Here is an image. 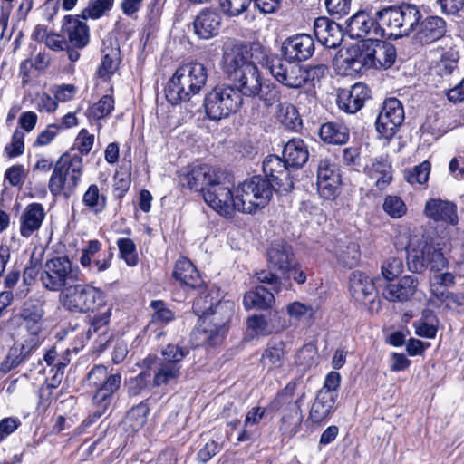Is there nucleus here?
<instances>
[{
    "label": "nucleus",
    "mask_w": 464,
    "mask_h": 464,
    "mask_svg": "<svg viewBox=\"0 0 464 464\" xmlns=\"http://www.w3.org/2000/svg\"><path fill=\"white\" fill-rule=\"evenodd\" d=\"M420 18L419 8L411 4L386 6L375 13V18L358 11L347 20L352 38L374 39L378 36L395 39L409 35Z\"/></svg>",
    "instance_id": "1"
},
{
    "label": "nucleus",
    "mask_w": 464,
    "mask_h": 464,
    "mask_svg": "<svg viewBox=\"0 0 464 464\" xmlns=\"http://www.w3.org/2000/svg\"><path fill=\"white\" fill-rule=\"evenodd\" d=\"M446 241L428 236H413L407 246V264L413 273L425 269L440 272L448 267L449 260L443 253Z\"/></svg>",
    "instance_id": "2"
},
{
    "label": "nucleus",
    "mask_w": 464,
    "mask_h": 464,
    "mask_svg": "<svg viewBox=\"0 0 464 464\" xmlns=\"http://www.w3.org/2000/svg\"><path fill=\"white\" fill-rule=\"evenodd\" d=\"M344 62L354 72H362L369 68L388 69L396 59V50L393 44L384 41L367 39L357 46L347 51Z\"/></svg>",
    "instance_id": "3"
},
{
    "label": "nucleus",
    "mask_w": 464,
    "mask_h": 464,
    "mask_svg": "<svg viewBox=\"0 0 464 464\" xmlns=\"http://www.w3.org/2000/svg\"><path fill=\"white\" fill-rule=\"evenodd\" d=\"M298 383L299 381L296 379L289 382L269 404L271 411L281 412L278 430L285 439L295 437L299 432L303 421L301 405L305 392H303L295 398Z\"/></svg>",
    "instance_id": "4"
},
{
    "label": "nucleus",
    "mask_w": 464,
    "mask_h": 464,
    "mask_svg": "<svg viewBox=\"0 0 464 464\" xmlns=\"http://www.w3.org/2000/svg\"><path fill=\"white\" fill-rule=\"evenodd\" d=\"M207 68L200 63H190L179 66L166 88V98L172 104L188 102L199 93L206 85Z\"/></svg>",
    "instance_id": "5"
},
{
    "label": "nucleus",
    "mask_w": 464,
    "mask_h": 464,
    "mask_svg": "<svg viewBox=\"0 0 464 464\" xmlns=\"http://www.w3.org/2000/svg\"><path fill=\"white\" fill-rule=\"evenodd\" d=\"M188 350L176 344H168L161 352L162 357L148 356L143 365L152 376V386L160 387L176 382L180 375V362Z\"/></svg>",
    "instance_id": "6"
},
{
    "label": "nucleus",
    "mask_w": 464,
    "mask_h": 464,
    "mask_svg": "<svg viewBox=\"0 0 464 464\" xmlns=\"http://www.w3.org/2000/svg\"><path fill=\"white\" fill-rule=\"evenodd\" d=\"M59 302L69 312L86 314L105 307L106 294L90 284H76L60 293Z\"/></svg>",
    "instance_id": "7"
},
{
    "label": "nucleus",
    "mask_w": 464,
    "mask_h": 464,
    "mask_svg": "<svg viewBox=\"0 0 464 464\" xmlns=\"http://www.w3.org/2000/svg\"><path fill=\"white\" fill-rule=\"evenodd\" d=\"M273 192V184L266 178L257 175L246 179L235 188L237 211L256 213L269 203Z\"/></svg>",
    "instance_id": "8"
},
{
    "label": "nucleus",
    "mask_w": 464,
    "mask_h": 464,
    "mask_svg": "<svg viewBox=\"0 0 464 464\" xmlns=\"http://www.w3.org/2000/svg\"><path fill=\"white\" fill-rule=\"evenodd\" d=\"M121 374H109L107 367L95 365L87 375V384L95 388L92 403L95 406L94 417L101 418L110 409L115 392L120 389Z\"/></svg>",
    "instance_id": "9"
},
{
    "label": "nucleus",
    "mask_w": 464,
    "mask_h": 464,
    "mask_svg": "<svg viewBox=\"0 0 464 464\" xmlns=\"http://www.w3.org/2000/svg\"><path fill=\"white\" fill-rule=\"evenodd\" d=\"M82 172V159L78 155H63L56 162L48 187L56 196L63 190L71 192L78 185Z\"/></svg>",
    "instance_id": "10"
},
{
    "label": "nucleus",
    "mask_w": 464,
    "mask_h": 464,
    "mask_svg": "<svg viewBox=\"0 0 464 464\" xmlns=\"http://www.w3.org/2000/svg\"><path fill=\"white\" fill-rule=\"evenodd\" d=\"M242 102V97L234 87L217 86L205 97V111L210 120L219 121L237 112Z\"/></svg>",
    "instance_id": "11"
},
{
    "label": "nucleus",
    "mask_w": 464,
    "mask_h": 464,
    "mask_svg": "<svg viewBox=\"0 0 464 464\" xmlns=\"http://www.w3.org/2000/svg\"><path fill=\"white\" fill-rule=\"evenodd\" d=\"M45 300L42 297H30L25 300L18 316L22 320V325L25 329L30 341L41 344L43 334L45 329Z\"/></svg>",
    "instance_id": "12"
},
{
    "label": "nucleus",
    "mask_w": 464,
    "mask_h": 464,
    "mask_svg": "<svg viewBox=\"0 0 464 464\" xmlns=\"http://www.w3.org/2000/svg\"><path fill=\"white\" fill-rule=\"evenodd\" d=\"M226 175L222 171V177L218 180L211 182L203 189L205 202L219 215L230 218L237 210L235 190L225 182Z\"/></svg>",
    "instance_id": "13"
},
{
    "label": "nucleus",
    "mask_w": 464,
    "mask_h": 464,
    "mask_svg": "<svg viewBox=\"0 0 464 464\" xmlns=\"http://www.w3.org/2000/svg\"><path fill=\"white\" fill-rule=\"evenodd\" d=\"M72 267L67 256H58L46 261L41 280L49 291H63L72 280Z\"/></svg>",
    "instance_id": "14"
},
{
    "label": "nucleus",
    "mask_w": 464,
    "mask_h": 464,
    "mask_svg": "<svg viewBox=\"0 0 464 464\" xmlns=\"http://www.w3.org/2000/svg\"><path fill=\"white\" fill-rule=\"evenodd\" d=\"M222 177L220 169L207 164L188 166L180 170L179 184L194 190L207 188L211 182Z\"/></svg>",
    "instance_id": "15"
},
{
    "label": "nucleus",
    "mask_w": 464,
    "mask_h": 464,
    "mask_svg": "<svg viewBox=\"0 0 464 464\" xmlns=\"http://www.w3.org/2000/svg\"><path fill=\"white\" fill-rule=\"evenodd\" d=\"M404 121V110L396 98H389L383 102L376 121V130L386 140H391Z\"/></svg>",
    "instance_id": "16"
},
{
    "label": "nucleus",
    "mask_w": 464,
    "mask_h": 464,
    "mask_svg": "<svg viewBox=\"0 0 464 464\" xmlns=\"http://www.w3.org/2000/svg\"><path fill=\"white\" fill-rule=\"evenodd\" d=\"M269 70L274 78L283 85L292 88H301L309 79V72L300 64L291 63V60L272 61Z\"/></svg>",
    "instance_id": "17"
},
{
    "label": "nucleus",
    "mask_w": 464,
    "mask_h": 464,
    "mask_svg": "<svg viewBox=\"0 0 464 464\" xmlns=\"http://www.w3.org/2000/svg\"><path fill=\"white\" fill-rule=\"evenodd\" d=\"M265 177L271 183H275L283 191H290L294 188V181L290 175V166L285 159L276 155H268L263 160Z\"/></svg>",
    "instance_id": "18"
},
{
    "label": "nucleus",
    "mask_w": 464,
    "mask_h": 464,
    "mask_svg": "<svg viewBox=\"0 0 464 464\" xmlns=\"http://www.w3.org/2000/svg\"><path fill=\"white\" fill-rule=\"evenodd\" d=\"M266 257L268 267L283 275L295 267L296 260L292 247L284 241L271 243L266 251Z\"/></svg>",
    "instance_id": "19"
},
{
    "label": "nucleus",
    "mask_w": 464,
    "mask_h": 464,
    "mask_svg": "<svg viewBox=\"0 0 464 464\" xmlns=\"http://www.w3.org/2000/svg\"><path fill=\"white\" fill-rule=\"evenodd\" d=\"M370 97V92L366 84L357 82L350 89L338 91L336 103L338 108L349 114H353L361 110L365 101Z\"/></svg>",
    "instance_id": "20"
},
{
    "label": "nucleus",
    "mask_w": 464,
    "mask_h": 464,
    "mask_svg": "<svg viewBox=\"0 0 464 464\" xmlns=\"http://www.w3.org/2000/svg\"><path fill=\"white\" fill-rule=\"evenodd\" d=\"M424 215L436 223L456 226L459 223L457 205L440 198L429 199L424 208Z\"/></svg>",
    "instance_id": "21"
},
{
    "label": "nucleus",
    "mask_w": 464,
    "mask_h": 464,
    "mask_svg": "<svg viewBox=\"0 0 464 464\" xmlns=\"http://www.w3.org/2000/svg\"><path fill=\"white\" fill-rule=\"evenodd\" d=\"M419 286L418 277L404 276L398 281L389 283L382 290V297L392 303H405L415 295Z\"/></svg>",
    "instance_id": "22"
},
{
    "label": "nucleus",
    "mask_w": 464,
    "mask_h": 464,
    "mask_svg": "<svg viewBox=\"0 0 464 464\" xmlns=\"http://www.w3.org/2000/svg\"><path fill=\"white\" fill-rule=\"evenodd\" d=\"M282 51L288 60L305 61L314 52V42L307 34H297L284 41Z\"/></svg>",
    "instance_id": "23"
},
{
    "label": "nucleus",
    "mask_w": 464,
    "mask_h": 464,
    "mask_svg": "<svg viewBox=\"0 0 464 464\" xmlns=\"http://www.w3.org/2000/svg\"><path fill=\"white\" fill-rule=\"evenodd\" d=\"M365 175L378 189H384L393 179L392 162L387 155L369 160L364 167Z\"/></svg>",
    "instance_id": "24"
},
{
    "label": "nucleus",
    "mask_w": 464,
    "mask_h": 464,
    "mask_svg": "<svg viewBox=\"0 0 464 464\" xmlns=\"http://www.w3.org/2000/svg\"><path fill=\"white\" fill-rule=\"evenodd\" d=\"M314 34L317 41L326 48H336L343 41L341 26L325 16L314 20Z\"/></svg>",
    "instance_id": "25"
},
{
    "label": "nucleus",
    "mask_w": 464,
    "mask_h": 464,
    "mask_svg": "<svg viewBox=\"0 0 464 464\" xmlns=\"http://www.w3.org/2000/svg\"><path fill=\"white\" fill-rule=\"evenodd\" d=\"M237 91H238L240 96L256 97L260 86L263 83V79L258 68L256 64H248L242 72H237V74L231 79Z\"/></svg>",
    "instance_id": "26"
},
{
    "label": "nucleus",
    "mask_w": 464,
    "mask_h": 464,
    "mask_svg": "<svg viewBox=\"0 0 464 464\" xmlns=\"http://www.w3.org/2000/svg\"><path fill=\"white\" fill-rule=\"evenodd\" d=\"M413 31H416L415 37L418 42L423 44H430L444 35L446 22L439 16H427L421 21L419 20L411 33Z\"/></svg>",
    "instance_id": "27"
},
{
    "label": "nucleus",
    "mask_w": 464,
    "mask_h": 464,
    "mask_svg": "<svg viewBox=\"0 0 464 464\" xmlns=\"http://www.w3.org/2000/svg\"><path fill=\"white\" fill-rule=\"evenodd\" d=\"M62 32L67 38L68 44L74 48H83L89 43V27L84 21L80 20L77 16L65 15Z\"/></svg>",
    "instance_id": "28"
},
{
    "label": "nucleus",
    "mask_w": 464,
    "mask_h": 464,
    "mask_svg": "<svg viewBox=\"0 0 464 464\" xmlns=\"http://www.w3.org/2000/svg\"><path fill=\"white\" fill-rule=\"evenodd\" d=\"M248 64H254L248 61V50L246 45L235 44L227 47L223 54V70L230 79L238 72H242Z\"/></svg>",
    "instance_id": "29"
},
{
    "label": "nucleus",
    "mask_w": 464,
    "mask_h": 464,
    "mask_svg": "<svg viewBox=\"0 0 464 464\" xmlns=\"http://www.w3.org/2000/svg\"><path fill=\"white\" fill-rule=\"evenodd\" d=\"M40 344L34 341L24 339L22 343H14L10 347L5 359L0 365V370L7 373L13 369L19 366L22 362L29 358Z\"/></svg>",
    "instance_id": "30"
},
{
    "label": "nucleus",
    "mask_w": 464,
    "mask_h": 464,
    "mask_svg": "<svg viewBox=\"0 0 464 464\" xmlns=\"http://www.w3.org/2000/svg\"><path fill=\"white\" fill-rule=\"evenodd\" d=\"M44 218L45 211L42 204L36 202L28 204L19 218L21 236L28 238L37 232Z\"/></svg>",
    "instance_id": "31"
},
{
    "label": "nucleus",
    "mask_w": 464,
    "mask_h": 464,
    "mask_svg": "<svg viewBox=\"0 0 464 464\" xmlns=\"http://www.w3.org/2000/svg\"><path fill=\"white\" fill-rule=\"evenodd\" d=\"M221 21L222 18L217 11L204 9L194 20L195 34L202 39H209L218 34Z\"/></svg>",
    "instance_id": "32"
},
{
    "label": "nucleus",
    "mask_w": 464,
    "mask_h": 464,
    "mask_svg": "<svg viewBox=\"0 0 464 464\" xmlns=\"http://www.w3.org/2000/svg\"><path fill=\"white\" fill-rule=\"evenodd\" d=\"M287 352L283 341L271 340L264 350L260 362L267 371L280 370L286 361Z\"/></svg>",
    "instance_id": "33"
},
{
    "label": "nucleus",
    "mask_w": 464,
    "mask_h": 464,
    "mask_svg": "<svg viewBox=\"0 0 464 464\" xmlns=\"http://www.w3.org/2000/svg\"><path fill=\"white\" fill-rule=\"evenodd\" d=\"M349 290L353 298L357 302H364L375 291L373 279L365 273L356 270L350 276Z\"/></svg>",
    "instance_id": "34"
},
{
    "label": "nucleus",
    "mask_w": 464,
    "mask_h": 464,
    "mask_svg": "<svg viewBox=\"0 0 464 464\" xmlns=\"http://www.w3.org/2000/svg\"><path fill=\"white\" fill-rule=\"evenodd\" d=\"M173 277L181 285L188 287L197 288L203 285L198 271L187 257H180L175 264Z\"/></svg>",
    "instance_id": "35"
},
{
    "label": "nucleus",
    "mask_w": 464,
    "mask_h": 464,
    "mask_svg": "<svg viewBox=\"0 0 464 464\" xmlns=\"http://www.w3.org/2000/svg\"><path fill=\"white\" fill-rule=\"evenodd\" d=\"M336 400L329 394L317 392L311 406L308 419L314 424L327 421L334 412Z\"/></svg>",
    "instance_id": "36"
},
{
    "label": "nucleus",
    "mask_w": 464,
    "mask_h": 464,
    "mask_svg": "<svg viewBox=\"0 0 464 464\" xmlns=\"http://www.w3.org/2000/svg\"><path fill=\"white\" fill-rule=\"evenodd\" d=\"M284 158L290 167L301 168L308 160L306 145L301 139H292L284 147Z\"/></svg>",
    "instance_id": "37"
},
{
    "label": "nucleus",
    "mask_w": 464,
    "mask_h": 464,
    "mask_svg": "<svg viewBox=\"0 0 464 464\" xmlns=\"http://www.w3.org/2000/svg\"><path fill=\"white\" fill-rule=\"evenodd\" d=\"M275 302L274 295L264 286H256L244 295L243 304L246 309L269 308Z\"/></svg>",
    "instance_id": "38"
},
{
    "label": "nucleus",
    "mask_w": 464,
    "mask_h": 464,
    "mask_svg": "<svg viewBox=\"0 0 464 464\" xmlns=\"http://www.w3.org/2000/svg\"><path fill=\"white\" fill-rule=\"evenodd\" d=\"M334 255L341 266L353 268L360 262V246L353 241H349L346 244L342 242L335 246Z\"/></svg>",
    "instance_id": "39"
},
{
    "label": "nucleus",
    "mask_w": 464,
    "mask_h": 464,
    "mask_svg": "<svg viewBox=\"0 0 464 464\" xmlns=\"http://www.w3.org/2000/svg\"><path fill=\"white\" fill-rule=\"evenodd\" d=\"M320 138L330 144H344L349 140L348 128L343 123L326 122L319 130Z\"/></svg>",
    "instance_id": "40"
},
{
    "label": "nucleus",
    "mask_w": 464,
    "mask_h": 464,
    "mask_svg": "<svg viewBox=\"0 0 464 464\" xmlns=\"http://www.w3.org/2000/svg\"><path fill=\"white\" fill-rule=\"evenodd\" d=\"M82 204L94 214L102 213L107 207V197L96 184H91L82 195Z\"/></svg>",
    "instance_id": "41"
},
{
    "label": "nucleus",
    "mask_w": 464,
    "mask_h": 464,
    "mask_svg": "<svg viewBox=\"0 0 464 464\" xmlns=\"http://www.w3.org/2000/svg\"><path fill=\"white\" fill-rule=\"evenodd\" d=\"M120 63L119 53L113 48L102 51V63L97 69L99 78L108 81L117 71Z\"/></svg>",
    "instance_id": "42"
},
{
    "label": "nucleus",
    "mask_w": 464,
    "mask_h": 464,
    "mask_svg": "<svg viewBox=\"0 0 464 464\" xmlns=\"http://www.w3.org/2000/svg\"><path fill=\"white\" fill-rule=\"evenodd\" d=\"M276 118L287 129L297 130L302 125V120L296 108L289 102H282L276 106Z\"/></svg>",
    "instance_id": "43"
},
{
    "label": "nucleus",
    "mask_w": 464,
    "mask_h": 464,
    "mask_svg": "<svg viewBox=\"0 0 464 464\" xmlns=\"http://www.w3.org/2000/svg\"><path fill=\"white\" fill-rule=\"evenodd\" d=\"M459 53L454 49L444 52L440 59L435 62L431 71L441 77L450 75L457 68Z\"/></svg>",
    "instance_id": "44"
},
{
    "label": "nucleus",
    "mask_w": 464,
    "mask_h": 464,
    "mask_svg": "<svg viewBox=\"0 0 464 464\" xmlns=\"http://www.w3.org/2000/svg\"><path fill=\"white\" fill-rule=\"evenodd\" d=\"M114 99L111 95H103L97 102L90 106L86 111L89 119L101 120L108 117L114 109Z\"/></svg>",
    "instance_id": "45"
},
{
    "label": "nucleus",
    "mask_w": 464,
    "mask_h": 464,
    "mask_svg": "<svg viewBox=\"0 0 464 464\" xmlns=\"http://www.w3.org/2000/svg\"><path fill=\"white\" fill-rule=\"evenodd\" d=\"M149 412L147 403H139L129 411L125 420L126 425L133 431L139 430L146 423Z\"/></svg>",
    "instance_id": "46"
},
{
    "label": "nucleus",
    "mask_w": 464,
    "mask_h": 464,
    "mask_svg": "<svg viewBox=\"0 0 464 464\" xmlns=\"http://www.w3.org/2000/svg\"><path fill=\"white\" fill-rule=\"evenodd\" d=\"M455 285V276L453 273H435L430 277V289L431 295L436 297V294L448 291L446 288Z\"/></svg>",
    "instance_id": "47"
},
{
    "label": "nucleus",
    "mask_w": 464,
    "mask_h": 464,
    "mask_svg": "<svg viewBox=\"0 0 464 464\" xmlns=\"http://www.w3.org/2000/svg\"><path fill=\"white\" fill-rule=\"evenodd\" d=\"M120 257L122 258L129 266H135L139 258L136 251V245L130 238H119L117 240Z\"/></svg>",
    "instance_id": "48"
},
{
    "label": "nucleus",
    "mask_w": 464,
    "mask_h": 464,
    "mask_svg": "<svg viewBox=\"0 0 464 464\" xmlns=\"http://www.w3.org/2000/svg\"><path fill=\"white\" fill-rule=\"evenodd\" d=\"M114 0H92L88 6L82 11L83 19H97L103 15L106 11L112 8Z\"/></svg>",
    "instance_id": "49"
},
{
    "label": "nucleus",
    "mask_w": 464,
    "mask_h": 464,
    "mask_svg": "<svg viewBox=\"0 0 464 464\" xmlns=\"http://www.w3.org/2000/svg\"><path fill=\"white\" fill-rule=\"evenodd\" d=\"M383 210L392 218H400L407 212V207L398 196H387L382 205Z\"/></svg>",
    "instance_id": "50"
},
{
    "label": "nucleus",
    "mask_w": 464,
    "mask_h": 464,
    "mask_svg": "<svg viewBox=\"0 0 464 464\" xmlns=\"http://www.w3.org/2000/svg\"><path fill=\"white\" fill-rule=\"evenodd\" d=\"M253 0H219L223 13L228 16H239L246 12Z\"/></svg>",
    "instance_id": "51"
},
{
    "label": "nucleus",
    "mask_w": 464,
    "mask_h": 464,
    "mask_svg": "<svg viewBox=\"0 0 464 464\" xmlns=\"http://www.w3.org/2000/svg\"><path fill=\"white\" fill-rule=\"evenodd\" d=\"M150 306L154 309V314L149 324L150 327L158 323L168 324L174 319V313L166 307L162 301H152Z\"/></svg>",
    "instance_id": "52"
},
{
    "label": "nucleus",
    "mask_w": 464,
    "mask_h": 464,
    "mask_svg": "<svg viewBox=\"0 0 464 464\" xmlns=\"http://www.w3.org/2000/svg\"><path fill=\"white\" fill-rule=\"evenodd\" d=\"M316 355V349L314 345H304L295 355V364L302 370L309 369L315 364Z\"/></svg>",
    "instance_id": "53"
},
{
    "label": "nucleus",
    "mask_w": 464,
    "mask_h": 464,
    "mask_svg": "<svg viewBox=\"0 0 464 464\" xmlns=\"http://www.w3.org/2000/svg\"><path fill=\"white\" fill-rule=\"evenodd\" d=\"M430 170V163L424 161L421 164L415 166L411 170L406 171L404 177L411 185L424 184L429 179Z\"/></svg>",
    "instance_id": "54"
},
{
    "label": "nucleus",
    "mask_w": 464,
    "mask_h": 464,
    "mask_svg": "<svg viewBox=\"0 0 464 464\" xmlns=\"http://www.w3.org/2000/svg\"><path fill=\"white\" fill-rule=\"evenodd\" d=\"M24 133L23 130H14L11 142L5 147V152L8 158H15L24 153Z\"/></svg>",
    "instance_id": "55"
},
{
    "label": "nucleus",
    "mask_w": 464,
    "mask_h": 464,
    "mask_svg": "<svg viewBox=\"0 0 464 464\" xmlns=\"http://www.w3.org/2000/svg\"><path fill=\"white\" fill-rule=\"evenodd\" d=\"M383 277L388 281H392L400 276L403 270V262L399 257H389L383 262L381 267Z\"/></svg>",
    "instance_id": "56"
},
{
    "label": "nucleus",
    "mask_w": 464,
    "mask_h": 464,
    "mask_svg": "<svg viewBox=\"0 0 464 464\" xmlns=\"http://www.w3.org/2000/svg\"><path fill=\"white\" fill-rule=\"evenodd\" d=\"M256 96L266 106L270 107L279 102L280 92L276 86L264 81L260 86V91L256 93Z\"/></svg>",
    "instance_id": "57"
},
{
    "label": "nucleus",
    "mask_w": 464,
    "mask_h": 464,
    "mask_svg": "<svg viewBox=\"0 0 464 464\" xmlns=\"http://www.w3.org/2000/svg\"><path fill=\"white\" fill-rule=\"evenodd\" d=\"M341 178L333 177L327 181L316 182L317 191L324 199H334L339 193Z\"/></svg>",
    "instance_id": "58"
},
{
    "label": "nucleus",
    "mask_w": 464,
    "mask_h": 464,
    "mask_svg": "<svg viewBox=\"0 0 464 464\" xmlns=\"http://www.w3.org/2000/svg\"><path fill=\"white\" fill-rule=\"evenodd\" d=\"M246 324L248 329L258 335H267L275 330L264 315H253L247 319Z\"/></svg>",
    "instance_id": "59"
},
{
    "label": "nucleus",
    "mask_w": 464,
    "mask_h": 464,
    "mask_svg": "<svg viewBox=\"0 0 464 464\" xmlns=\"http://www.w3.org/2000/svg\"><path fill=\"white\" fill-rule=\"evenodd\" d=\"M434 298L452 310L464 305V293H455L448 290L444 293L436 294Z\"/></svg>",
    "instance_id": "60"
},
{
    "label": "nucleus",
    "mask_w": 464,
    "mask_h": 464,
    "mask_svg": "<svg viewBox=\"0 0 464 464\" xmlns=\"http://www.w3.org/2000/svg\"><path fill=\"white\" fill-rule=\"evenodd\" d=\"M333 177L340 178L336 165L328 159L320 160L317 168V182L327 181Z\"/></svg>",
    "instance_id": "61"
},
{
    "label": "nucleus",
    "mask_w": 464,
    "mask_h": 464,
    "mask_svg": "<svg viewBox=\"0 0 464 464\" xmlns=\"http://www.w3.org/2000/svg\"><path fill=\"white\" fill-rule=\"evenodd\" d=\"M208 296L207 295H200L193 303V310L195 314L198 316H207L210 314H216L218 313H221L224 308H227V303L224 304H218L215 310H212L211 304L208 306H205L204 304L207 303Z\"/></svg>",
    "instance_id": "62"
},
{
    "label": "nucleus",
    "mask_w": 464,
    "mask_h": 464,
    "mask_svg": "<svg viewBox=\"0 0 464 464\" xmlns=\"http://www.w3.org/2000/svg\"><path fill=\"white\" fill-rule=\"evenodd\" d=\"M341 375L337 372H330L324 379L323 387L318 392L329 394L335 399L338 398V388L340 386Z\"/></svg>",
    "instance_id": "63"
},
{
    "label": "nucleus",
    "mask_w": 464,
    "mask_h": 464,
    "mask_svg": "<svg viewBox=\"0 0 464 464\" xmlns=\"http://www.w3.org/2000/svg\"><path fill=\"white\" fill-rule=\"evenodd\" d=\"M352 0H325L327 12L332 15H346L351 9Z\"/></svg>",
    "instance_id": "64"
}]
</instances>
